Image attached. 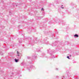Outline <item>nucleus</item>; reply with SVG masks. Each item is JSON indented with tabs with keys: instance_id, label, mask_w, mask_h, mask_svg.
<instances>
[{
	"instance_id": "11",
	"label": "nucleus",
	"mask_w": 79,
	"mask_h": 79,
	"mask_svg": "<svg viewBox=\"0 0 79 79\" xmlns=\"http://www.w3.org/2000/svg\"><path fill=\"white\" fill-rule=\"evenodd\" d=\"M74 37H79V35H78L76 34L74 35Z\"/></svg>"
},
{
	"instance_id": "7",
	"label": "nucleus",
	"mask_w": 79,
	"mask_h": 79,
	"mask_svg": "<svg viewBox=\"0 0 79 79\" xmlns=\"http://www.w3.org/2000/svg\"><path fill=\"white\" fill-rule=\"evenodd\" d=\"M44 33L45 34H46V35H48V34H51V33H50V32H44Z\"/></svg>"
},
{
	"instance_id": "29",
	"label": "nucleus",
	"mask_w": 79,
	"mask_h": 79,
	"mask_svg": "<svg viewBox=\"0 0 79 79\" xmlns=\"http://www.w3.org/2000/svg\"><path fill=\"white\" fill-rule=\"evenodd\" d=\"M58 32H56V34H58Z\"/></svg>"
},
{
	"instance_id": "21",
	"label": "nucleus",
	"mask_w": 79,
	"mask_h": 79,
	"mask_svg": "<svg viewBox=\"0 0 79 79\" xmlns=\"http://www.w3.org/2000/svg\"><path fill=\"white\" fill-rule=\"evenodd\" d=\"M64 78H65L64 76H62V79H64Z\"/></svg>"
},
{
	"instance_id": "22",
	"label": "nucleus",
	"mask_w": 79,
	"mask_h": 79,
	"mask_svg": "<svg viewBox=\"0 0 79 79\" xmlns=\"http://www.w3.org/2000/svg\"><path fill=\"white\" fill-rule=\"evenodd\" d=\"M67 58H68V59H69V60L70 59V58H69V56H67Z\"/></svg>"
},
{
	"instance_id": "6",
	"label": "nucleus",
	"mask_w": 79,
	"mask_h": 79,
	"mask_svg": "<svg viewBox=\"0 0 79 79\" xmlns=\"http://www.w3.org/2000/svg\"><path fill=\"white\" fill-rule=\"evenodd\" d=\"M51 37H51V39H53L54 37V34H53V33H52L51 34Z\"/></svg>"
},
{
	"instance_id": "32",
	"label": "nucleus",
	"mask_w": 79,
	"mask_h": 79,
	"mask_svg": "<svg viewBox=\"0 0 79 79\" xmlns=\"http://www.w3.org/2000/svg\"><path fill=\"white\" fill-rule=\"evenodd\" d=\"M58 38V37H57V38H56V39H57Z\"/></svg>"
},
{
	"instance_id": "14",
	"label": "nucleus",
	"mask_w": 79,
	"mask_h": 79,
	"mask_svg": "<svg viewBox=\"0 0 79 79\" xmlns=\"http://www.w3.org/2000/svg\"><path fill=\"white\" fill-rule=\"evenodd\" d=\"M42 55L44 57H47V56H45V54H44V53H42Z\"/></svg>"
},
{
	"instance_id": "23",
	"label": "nucleus",
	"mask_w": 79,
	"mask_h": 79,
	"mask_svg": "<svg viewBox=\"0 0 79 79\" xmlns=\"http://www.w3.org/2000/svg\"><path fill=\"white\" fill-rule=\"evenodd\" d=\"M27 59H30V57L29 56H27Z\"/></svg>"
},
{
	"instance_id": "42",
	"label": "nucleus",
	"mask_w": 79,
	"mask_h": 79,
	"mask_svg": "<svg viewBox=\"0 0 79 79\" xmlns=\"http://www.w3.org/2000/svg\"><path fill=\"white\" fill-rule=\"evenodd\" d=\"M20 76H21V75H20Z\"/></svg>"
},
{
	"instance_id": "37",
	"label": "nucleus",
	"mask_w": 79,
	"mask_h": 79,
	"mask_svg": "<svg viewBox=\"0 0 79 79\" xmlns=\"http://www.w3.org/2000/svg\"><path fill=\"white\" fill-rule=\"evenodd\" d=\"M18 75H19V73H18Z\"/></svg>"
},
{
	"instance_id": "24",
	"label": "nucleus",
	"mask_w": 79,
	"mask_h": 79,
	"mask_svg": "<svg viewBox=\"0 0 79 79\" xmlns=\"http://www.w3.org/2000/svg\"><path fill=\"white\" fill-rule=\"evenodd\" d=\"M17 54H19V52H18V51H17Z\"/></svg>"
},
{
	"instance_id": "41",
	"label": "nucleus",
	"mask_w": 79,
	"mask_h": 79,
	"mask_svg": "<svg viewBox=\"0 0 79 79\" xmlns=\"http://www.w3.org/2000/svg\"><path fill=\"white\" fill-rule=\"evenodd\" d=\"M22 35H23V34Z\"/></svg>"
},
{
	"instance_id": "9",
	"label": "nucleus",
	"mask_w": 79,
	"mask_h": 79,
	"mask_svg": "<svg viewBox=\"0 0 79 79\" xmlns=\"http://www.w3.org/2000/svg\"><path fill=\"white\" fill-rule=\"evenodd\" d=\"M26 64L24 63V62H23L21 63V66H24Z\"/></svg>"
},
{
	"instance_id": "10",
	"label": "nucleus",
	"mask_w": 79,
	"mask_h": 79,
	"mask_svg": "<svg viewBox=\"0 0 79 79\" xmlns=\"http://www.w3.org/2000/svg\"><path fill=\"white\" fill-rule=\"evenodd\" d=\"M19 44H21V43H22V39H20L19 40Z\"/></svg>"
},
{
	"instance_id": "4",
	"label": "nucleus",
	"mask_w": 79,
	"mask_h": 79,
	"mask_svg": "<svg viewBox=\"0 0 79 79\" xmlns=\"http://www.w3.org/2000/svg\"><path fill=\"white\" fill-rule=\"evenodd\" d=\"M58 44V42H55L54 43L52 44V47H55V46H56V45H57V44Z\"/></svg>"
},
{
	"instance_id": "38",
	"label": "nucleus",
	"mask_w": 79,
	"mask_h": 79,
	"mask_svg": "<svg viewBox=\"0 0 79 79\" xmlns=\"http://www.w3.org/2000/svg\"><path fill=\"white\" fill-rule=\"evenodd\" d=\"M18 6V5H16V6Z\"/></svg>"
},
{
	"instance_id": "25",
	"label": "nucleus",
	"mask_w": 79,
	"mask_h": 79,
	"mask_svg": "<svg viewBox=\"0 0 79 79\" xmlns=\"http://www.w3.org/2000/svg\"><path fill=\"white\" fill-rule=\"evenodd\" d=\"M41 10L42 11H43V10H44V8H42L41 9Z\"/></svg>"
},
{
	"instance_id": "5",
	"label": "nucleus",
	"mask_w": 79,
	"mask_h": 79,
	"mask_svg": "<svg viewBox=\"0 0 79 79\" xmlns=\"http://www.w3.org/2000/svg\"><path fill=\"white\" fill-rule=\"evenodd\" d=\"M44 40H45V43H43V44H47V45H48V44H49V42L46 40V39H44Z\"/></svg>"
},
{
	"instance_id": "1",
	"label": "nucleus",
	"mask_w": 79,
	"mask_h": 79,
	"mask_svg": "<svg viewBox=\"0 0 79 79\" xmlns=\"http://www.w3.org/2000/svg\"><path fill=\"white\" fill-rule=\"evenodd\" d=\"M47 52L48 53H49L50 55L51 56L50 57V58H55V56L52 55V53H55V52L53 51H52V50H51L50 49H49L47 50Z\"/></svg>"
},
{
	"instance_id": "2",
	"label": "nucleus",
	"mask_w": 79,
	"mask_h": 79,
	"mask_svg": "<svg viewBox=\"0 0 79 79\" xmlns=\"http://www.w3.org/2000/svg\"><path fill=\"white\" fill-rule=\"evenodd\" d=\"M37 38H36L35 39V40L34 41V42L32 41H30V42H31L30 44H31L32 46L34 45V43H35V44H37V43L38 42V40H37Z\"/></svg>"
},
{
	"instance_id": "3",
	"label": "nucleus",
	"mask_w": 79,
	"mask_h": 79,
	"mask_svg": "<svg viewBox=\"0 0 79 79\" xmlns=\"http://www.w3.org/2000/svg\"><path fill=\"white\" fill-rule=\"evenodd\" d=\"M35 66H33V65H30V68H27V69L28 70V71H31V70H32V69H35Z\"/></svg>"
},
{
	"instance_id": "16",
	"label": "nucleus",
	"mask_w": 79,
	"mask_h": 79,
	"mask_svg": "<svg viewBox=\"0 0 79 79\" xmlns=\"http://www.w3.org/2000/svg\"><path fill=\"white\" fill-rule=\"evenodd\" d=\"M67 74L68 77H70V74L68 72V73H67Z\"/></svg>"
},
{
	"instance_id": "13",
	"label": "nucleus",
	"mask_w": 79,
	"mask_h": 79,
	"mask_svg": "<svg viewBox=\"0 0 79 79\" xmlns=\"http://www.w3.org/2000/svg\"><path fill=\"white\" fill-rule=\"evenodd\" d=\"M37 56H33V58H32V59L33 60H35V58H36Z\"/></svg>"
},
{
	"instance_id": "12",
	"label": "nucleus",
	"mask_w": 79,
	"mask_h": 79,
	"mask_svg": "<svg viewBox=\"0 0 79 79\" xmlns=\"http://www.w3.org/2000/svg\"><path fill=\"white\" fill-rule=\"evenodd\" d=\"M15 61L16 62V63H18V61H19V60L18 59H15Z\"/></svg>"
},
{
	"instance_id": "30",
	"label": "nucleus",
	"mask_w": 79,
	"mask_h": 79,
	"mask_svg": "<svg viewBox=\"0 0 79 79\" xmlns=\"http://www.w3.org/2000/svg\"><path fill=\"white\" fill-rule=\"evenodd\" d=\"M24 39H25V40H26V39H27V38H25Z\"/></svg>"
},
{
	"instance_id": "39",
	"label": "nucleus",
	"mask_w": 79,
	"mask_h": 79,
	"mask_svg": "<svg viewBox=\"0 0 79 79\" xmlns=\"http://www.w3.org/2000/svg\"><path fill=\"white\" fill-rule=\"evenodd\" d=\"M19 76H20V75H19Z\"/></svg>"
},
{
	"instance_id": "40",
	"label": "nucleus",
	"mask_w": 79,
	"mask_h": 79,
	"mask_svg": "<svg viewBox=\"0 0 79 79\" xmlns=\"http://www.w3.org/2000/svg\"><path fill=\"white\" fill-rule=\"evenodd\" d=\"M4 79H5V78H4Z\"/></svg>"
},
{
	"instance_id": "34",
	"label": "nucleus",
	"mask_w": 79,
	"mask_h": 79,
	"mask_svg": "<svg viewBox=\"0 0 79 79\" xmlns=\"http://www.w3.org/2000/svg\"><path fill=\"white\" fill-rule=\"evenodd\" d=\"M56 70H58V69H57V68H56Z\"/></svg>"
},
{
	"instance_id": "27",
	"label": "nucleus",
	"mask_w": 79,
	"mask_h": 79,
	"mask_svg": "<svg viewBox=\"0 0 79 79\" xmlns=\"http://www.w3.org/2000/svg\"><path fill=\"white\" fill-rule=\"evenodd\" d=\"M19 34H20V33H23V32H22V31H19Z\"/></svg>"
},
{
	"instance_id": "15",
	"label": "nucleus",
	"mask_w": 79,
	"mask_h": 79,
	"mask_svg": "<svg viewBox=\"0 0 79 79\" xmlns=\"http://www.w3.org/2000/svg\"><path fill=\"white\" fill-rule=\"evenodd\" d=\"M37 49V52H40V48H38Z\"/></svg>"
},
{
	"instance_id": "17",
	"label": "nucleus",
	"mask_w": 79,
	"mask_h": 79,
	"mask_svg": "<svg viewBox=\"0 0 79 79\" xmlns=\"http://www.w3.org/2000/svg\"><path fill=\"white\" fill-rule=\"evenodd\" d=\"M56 0V2H55V3L56 4L57 3H58V0Z\"/></svg>"
},
{
	"instance_id": "28",
	"label": "nucleus",
	"mask_w": 79,
	"mask_h": 79,
	"mask_svg": "<svg viewBox=\"0 0 79 79\" xmlns=\"http://www.w3.org/2000/svg\"><path fill=\"white\" fill-rule=\"evenodd\" d=\"M29 1L31 2V0H29Z\"/></svg>"
},
{
	"instance_id": "36",
	"label": "nucleus",
	"mask_w": 79,
	"mask_h": 79,
	"mask_svg": "<svg viewBox=\"0 0 79 79\" xmlns=\"http://www.w3.org/2000/svg\"><path fill=\"white\" fill-rule=\"evenodd\" d=\"M77 55H79V54H77Z\"/></svg>"
},
{
	"instance_id": "20",
	"label": "nucleus",
	"mask_w": 79,
	"mask_h": 79,
	"mask_svg": "<svg viewBox=\"0 0 79 79\" xmlns=\"http://www.w3.org/2000/svg\"><path fill=\"white\" fill-rule=\"evenodd\" d=\"M61 7L60 8H61V9H64V7H62L63 6V5H61Z\"/></svg>"
},
{
	"instance_id": "33",
	"label": "nucleus",
	"mask_w": 79,
	"mask_h": 79,
	"mask_svg": "<svg viewBox=\"0 0 79 79\" xmlns=\"http://www.w3.org/2000/svg\"><path fill=\"white\" fill-rule=\"evenodd\" d=\"M75 79H78V78H76Z\"/></svg>"
},
{
	"instance_id": "19",
	"label": "nucleus",
	"mask_w": 79,
	"mask_h": 79,
	"mask_svg": "<svg viewBox=\"0 0 79 79\" xmlns=\"http://www.w3.org/2000/svg\"><path fill=\"white\" fill-rule=\"evenodd\" d=\"M0 55H3V52H1L0 53Z\"/></svg>"
},
{
	"instance_id": "18",
	"label": "nucleus",
	"mask_w": 79,
	"mask_h": 79,
	"mask_svg": "<svg viewBox=\"0 0 79 79\" xmlns=\"http://www.w3.org/2000/svg\"><path fill=\"white\" fill-rule=\"evenodd\" d=\"M65 22H64H64H62V25L63 26H64V25H65Z\"/></svg>"
},
{
	"instance_id": "26",
	"label": "nucleus",
	"mask_w": 79,
	"mask_h": 79,
	"mask_svg": "<svg viewBox=\"0 0 79 79\" xmlns=\"http://www.w3.org/2000/svg\"><path fill=\"white\" fill-rule=\"evenodd\" d=\"M39 44L41 45L42 44V42H40V43Z\"/></svg>"
},
{
	"instance_id": "31",
	"label": "nucleus",
	"mask_w": 79,
	"mask_h": 79,
	"mask_svg": "<svg viewBox=\"0 0 79 79\" xmlns=\"http://www.w3.org/2000/svg\"><path fill=\"white\" fill-rule=\"evenodd\" d=\"M18 56H19V54H18V55H17Z\"/></svg>"
},
{
	"instance_id": "35",
	"label": "nucleus",
	"mask_w": 79,
	"mask_h": 79,
	"mask_svg": "<svg viewBox=\"0 0 79 79\" xmlns=\"http://www.w3.org/2000/svg\"><path fill=\"white\" fill-rule=\"evenodd\" d=\"M32 62H30V64H32Z\"/></svg>"
},
{
	"instance_id": "43",
	"label": "nucleus",
	"mask_w": 79,
	"mask_h": 79,
	"mask_svg": "<svg viewBox=\"0 0 79 79\" xmlns=\"http://www.w3.org/2000/svg\"><path fill=\"white\" fill-rule=\"evenodd\" d=\"M12 74H13V73H12Z\"/></svg>"
},
{
	"instance_id": "8",
	"label": "nucleus",
	"mask_w": 79,
	"mask_h": 79,
	"mask_svg": "<svg viewBox=\"0 0 79 79\" xmlns=\"http://www.w3.org/2000/svg\"><path fill=\"white\" fill-rule=\"evenodd\" d=\"M10 15H14V14H15V13L13 12H12V11H10L9 12Z\"/></svg>"
}]
</instances>
